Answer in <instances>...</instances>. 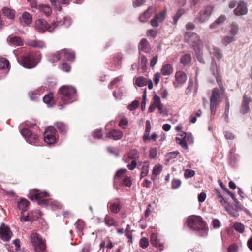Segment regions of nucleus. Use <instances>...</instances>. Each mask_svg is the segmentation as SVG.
<instances>
[{
  "instance_id": "obj_36",
  "label": "nucleus",
  "mask_w": 252,
  "mask_h": 252,
  "mask_svg": "<svg viewBox=\"0 0 252 252\" xmlns=\"http://www.w3.org/2000/svg\"><path fill=\"white\" fill-rule=\"evenodd\" d=\"M39 9V10L41 12H43L46 16H49L52 12L50 7L46 5H40Z\"/></svg>"
},
{
  "instance_id": "obj_27",
  "label": "nucleus",
  "mask_w": 252,
  "mask_h": 252,
  "mask_svg": "<svg viewBox=\"0 0 252 252\" xmlns=\"http://www.w3.org/2000/svg\"><path fill=\"white\" fill-rule=\"evenodd\" d=\"M162 165H161L160 164L155 165L154 167L153 170H152V174L151 176V179L153 181H155L157 178V176L160 173V172L162 171Z\"/></svg>"
},
{
  "instance_id": "obj_39",
  "label": "nucleus",
  "mask_w": 252,
  "mask_h": 252,
  "mask_svg": "<svg viewBox=\"0 0 252 252\" xmlns=\"http://www.w3.org/2000/svg\"><path fill=\"white\" fill-rule=\"evenodd\" d=\"M45 206H50L54 210L60 209L61 207V205L59 202L57 201L52 200L51 199L49 200L48 203H47Z\"/></svg>"
},
{
  "instance_id": "obj_29",
  "label": "nucleus",
  "mask_w": 252,
  "mask_h": 252,
  "mask_svg": "<svg viewBox=\"0 0 252 252\" xmlns=\"http://www.w3.org/2000/svg\"><path fill=\"white\" fill-rule=\"evenodd\" d=\"M43 100L49 107L52 106L54 103L53 94L52 93H50L46 94L44 97H43Z\"/></svg>"
},
{
  "instance_id": "obj_16",
  "label": "nucleus",
  "mask_w": 252,
  "mask_h": 252,
  "mask_svg": "<svg viewBox=\"0 0 252 252\" xmlns=\"http://www.w3.org/2000/svg\"><path fill=\"white\" fill-rule=\"evenodd\" d=\"M32 15L27 12H24L19 18L20 24L23 26H27L32 23Z\"/></svg>"
},
{
  "instance_id": "obj_33",
  "label": "nucleus",
  "mask_w": 252,
  "mask_h": 252,
  "mask_svg": "<svg viewBox=\"0 0 252 252\" xmlns=\"http://www.w3.org/2000/svg\"><path fill=\"white\" fill-rule=\"evenodd\" d=\"M147 79L142 76H140L135 79V84L139 87L145 86L147 85Z\"/></svg>"
},
{
  "instance_id": "obj_7",
  "label": "nucleus",
  "mask_w": 252,
  "mask_h": 252,
  "mask_svg": "<svg viewBox=\"0 0 252 252\" xmlns=\"http://www.w3.org/2000/svg\"><path fill=\"white\" fill-rule=\"evenodd\" d=\"M38 63L36 61V56L32 54H28L22 58L20 64L24 67L31 69L35 67Z\"/></svg>"
},
{
  "instance_id": "obj_48",
  "label": "nucleus",
  "mask_w": 252,
  "mask_h": 252,
  "mask_svg": "<svg viewBox=\"0 0 252 252\" xmlns=\"http://www.w3.org/2000/svg\"><path fill=\"white\" fill-rule=\"evenodd\" d=\"M233 227L236 231L241 233H243L245 230L244 225L239 222L234 223L233 224Z\"/></svg>"
},
{
  "instance_id": "obj_21",
  "label": "nucleus",
  "mask_w": 252,
  "mask_h": 252,
  "mask_svg": "<svg viewBox=\"0 0 252 252\" xmlns=\"http://www.w3.org/2000/svg\"><path fill=\"white\" fill-rule=\"evenodd\" d=\"M122 132L119 130L116 129L111 130L108 132L107 134V137L114 140L120 139L122 137Z\"/></svg>"
},
{
  "instance_id": "obj_19",
  "label": "nucleus",
  "mask_w": 252,
  "mask_h": 252,
  "mask_svg": "<svg viewBox=\"0 0 252 252\" xmlns=\"http://www.w3.org/2000/svg\"><path fill=\"white\" fill-rule=\"evenodd\" d=\"M150 241L153 246L158 249L160 251H161L163 249V245L158 241L157 234L153 233L151 234Z\"/></svg>"
},
{
  "instance_id": "obj_56",
  "label": "nucleus",
  "mask_w": 252,
  "mask_h": 252,
  "mask_svg": "<svg viewBox=\"0 0 252 252\" xmlns=\"http://www.w3.org/2000/svg\"><path fill=\"white\" fill-rule=\"evenodd\" d=\"M63 19H64V21L63 23H62V22L61 21H58L59 22L58 23V25L59 24L64 25L66 27H68V26H69L71 24V18L69 17L66 16V17H64Z\"/></svg>"
},
{
  "instance_id": "obj_6",
  "label": "nucleus",
  "mask_w": 252,
  "mask_h": 252,
  "mask_svg": "<svg viewBox=\"0 0 252 252\" xmlns=\"http://www.w3.org/2000/svg\"><path fill=\"white\" fill-rule=\"evenodd\" d=\"M222 100L220 90L217 88H214L210 97V109L212 114L215 113L217 106L222 101Z\"/></svg>"
},
{
  "instance_id": "obj_59",
  "label": "nucleus",
  "mask_w": 252,
  "mask_h": 252,
  "mask_svg": "<svg viewBox=\"0 0 252 252\" xmlns=\"http://www.w3.org/2000/svg\"><path fill=\"white\" fill-rule=\"evenodd\" d=\"M51 4L58 11H61L62 7L59 0H50Z\"/></svg>"
},
{
  "instance_id": "obj_32",
  "label": "nucleus",
  "mask_w": 252,
  "mask_h": 252,
  "mask_svg": "<svg viewBox=\"0 0 252 252\" xmlns=\"http://www.w3.org/2000/svg\"><path fill=\"white\" fill-rule=\"evenodd\" d=\"M104 222L105 224L109 227L112 226H116V222L115 219L109 215H106L105 216L104 219Z\"/></svg>"
},
{
  "instance_id": "obj_18",
  "label": "nucleus",
  "mask_w": 252,
  "mask_h": 252,
  "mask_svg": "<svg viewBox=\"0 0 252 252\" xmlns=\"http://www.w3.org/2000/svg\"><path fill=\"white\" fill-rule=\"evenodd\" d=\"M251 101L250 97H247L246 95H243L242 104L240 110L241 113L245 114L249 111V103Z\"/></svg>"
},
{
  "instance_id": "obj_53",
  "label": "nucleus",
  "mask_w": 252,
  "mask_h": 252,
  "mask_svg": "<svg viewBox=\"0 0 252 252\" xmlns=\"http://www.w3.org/2000/svg\"><path fill=\"white\" fill-rule=\"evenodd\" d=\"M63 55V52H62V50L57 52L56 53L52 55V57L50 58L51 61L52 62H55L60 60L61 57V56Z\"/></svg>"
},
{
  "instance_id": "obj_51",
  "label": "nucleus",
  "mask_w": 252,
  "mask_h": 252,
  "mask_svg": "<svg viewBox=\"0 0 252 252\" xmlns=\"http://www.w3.org/2000/svg\"><path fill=\"white\" fill-rule=\"evenodd\" d=\"M202 47L199 48L197 49H196L195 52L196 54V57L198 60L202 63H204L205 62L202 57Z\"/></svg>"
},
{
  "instance_id": "obj_61",
  "label": "nucleus",
  "mask_w": 252,
  "mask_h": 252,
  "mask_svg": "<svg viewBox=\"0 0 252 252\" xmlns=\"http://www.w3.org/2000/svg\"><path fill=\"white\" fill-rule=\"evenodd\" d=\"M122 77L119 76L118 77L115 78L109 85L108 88L110 89H111L113 87V86H115L117 85V83L119 82L120 81H122Z\"/></svg>"
},
{
  "instance_id": "obj_44",
  "label": "nucleus",
  "mask_w": 252,
  "mask_h": 252,
  "mask_svg": "<svg viewBox=\"0 0 252 252\" xmlns=\"http://www.w3.org/2000/svg\"><path fill=\"white\" fill-rule=\"evenodd\" d=\"M176 141L182 147V148L186 150H188V147L187 144V142L186 141V140L183 138V137H176Z\"/></svg>"
},
{
  "instance_id": "obj_49",
  "label": "nucleus",
  "mask_w": 252,
  "mask_h": 252,
  "mask_svg": "<svg viewBox=\"0 0 252 252\" xmlns=\"http://www.w3.org/2000/svg\"><path fill=\"white\" fill-rule=\"evenodd\" d=\"M9 62L5 58H0V69H4L9 67Z\"/></svg>"
},
{
  "instance_id": "obj_15",
  "label": "nucleus",
  "mask_w": 252,
  "mask_h": 252,
  "mask_svg": "<svg viewBox=\"0 0 252 252\" xmlns=\"http://www.w3.org/2000/svg\"><path fill=\"white\" fill-rule=\"evenodd\" d=\"M234 12L236 16L246 15L248 12L246 4L244 1H240L238 3L237 6L234 9Z\"/></svg>"
},
{
  "instance_id": "obj_3",
  "label": "nucleus",
  "mask_w": 252,
  "mask_h": 252,
  "mask_svg": "<svg viewBox=\"0 0 252 252\" xmlns=\"http://www.w3.org/2000/svg\"><path fill=\"white\" fill-rule=\"evenodd\" d=\"M188 227L193 230L198 231L205 228V223L199 216L192 215L188 218Z\"/></svg>"
},
{
  "instance_id": "obj_12",
  "label": "nucleus",
  "mask_w": 252,
  "mask_h": 252,
  "mask_svg": "<svg viewBox=\"0 0 252 252\" xmlns=\"http://www.w3.org/2000/svg\"><path fill=\"white\" fill-rule=\"evenodd\" d=\"M12 235L10 228L2 223L0 226V237L5 241H8Z\"/></svg>"
},
{
  "instance_id": "obj_17",
  "label": "nucleus",
  "mask_w": 252,
  "mask_h": 252,
  "mask_svg": "<svg viewBox=\"0 0 252 252\" xmlns=\"http://www.w3.org/2000/svg\"><path fill=\"white\" fill-rule=\"evenodd\" d=\"M156 10V7L152 6L149 7L147 10L139 16V20L141 22H145L151 17L152 14L154 13Z\"/></svg>"
},
{
  "instance_id": "obj_57",
  "label": "nucleus",
  "mask_w": 252,
  "mask_h": 252,
  "mask_svg": "<svg viewBox=\"0 0 252 252\" xmlns=\"http://www.w3.org/2000/svg\"><path fill=\"white\" fill-rule=\"evenodd\" d=\"M194 175L195 171L189 169H186L184 173V177L186 179L192 177Z\"/></svg>"
},
{
  "instance_id": "obj_11",
  "label": "nucleus",
  "mask_w": 252,
  "mask_h": 252,
  "mask_svg": "<svg viewBox=\"0 0 252 252\" xmlns=\"http://www.w3.org/2000/svg\"><path fill=\"white\" fill-rule=\"evenodd\" d=\"M56 130L53 126H49L45 131L44 140L48 144H52L56 141Z\"/></svg>"
},
{
  "instance_id": "obj_30",
  "label": "nucleus",
  "mask_w": 252,
  "mask_h": 252,
  "mask_svg": "<svg viewBox=\"0 0 252 252\" xmlns=\"http://www.w3.org/2000/svg\"><path fill=\"white\" fill-rule=\"evenodd\" d=\"M173 72V68L171 64H166L161 68V73L164 76L170 75Z\"/></svg>"
},
{
  "instance_id": "obj_58",
  "label": "nucleus",
  "mask_w": 252,
  "mask_h": 252,
  "mask_svg": "<svg viewBox=\"0 0 252 252\" xmlns=\"http://www.w3.org/2000/svg\"><path fill=\"white\" fill-rule=\"evenodd\" d=\"M123 184L126 187H130L132 185L130 176H126L123 179Z\"/></svg>"
},
{
  "instance_id": "obj_47",
  "label": "nucleus",
  "mask_w": 252,
  "mask_h": 252,
  "mask_svg": "<svg viewBox=\"0 0 252 252\" xmlns=\"http://www.w3.org/2000/svg\"><path fill=\"white\" fill-rule=\"evenodd\" d=\"M127 170L126 169H120L116 172L115 178H124L126 176H127Z\"/></svg>"
},
{
  "instance_id": "obj_62",
  "label": "nucleus",
  "mask_w": 252,
  "mask_h": 252,
  "mask_svg": "<svg viewBox=\"0 0 252 252\" xmlns=\"http://www.w3.org/2000/svg\"><path fill=\"white\" fill-rule=\"evenodd\" d=\"M160 103H161V102L160 97L157 95H155L153 97V106H154V108H156V107Z\"/></svg>"
},
{
  "instance_id": "obj_26",
  "label": "nucleus",
  "mask_w": 252,
  "mask_h": 252,
  "mask_svg": "<svg viewBox=\"0 0 252 252\" xmlns=\"http://www.w3.org/2000/svg\"><path fill=\"white\" fill-rule=\"evenodd\" d=\"M62 52L63 53L64 59L67 61H72L75 58V53L68 49H64L62 50Z\"/></svg>"
},
{
  "instance_id": "obj_9",
  "label": "nucleus",
  "mask_w": 252,
  "mask_h": 252,
  "mask_svg": "<svg viewBox=\"0 0 252 252\" xmlns=\"http://www.w3.org/2000/svg\"><path fill=\"white\" fill-rule=\"evenodd\" d=\"M213 9V6L210 5L205 7L199 12V15L196 18L195 20L201 23L206 22L209 19Z\"/></svg>"
},
{
  "instance_id": "obj_31",
  "label": "nucleus",
  "mask_w": 252,
  "mask_h": 252,
  "mask_svg": "<svg viewBox=\"0 0 252 252\" xmlns=\"http://www.w3.org/2000/svg\"><path fill=\"white\" fill-rule=\"evenodd\" d=\"M3 14L10 19H13L15 16V11L9 8L4 7L3 10Z\"/></svg>"
},
{
  "instance_id": "obj_13",
  "label": "nucleus",
  "mask_w": 252,
  "mask_h": 252,
  "mask_svg": "<svg viewBox=\"0 0 252 252\" xmlns=\"http://www.w3.org/2000/svg\"><path fill=\"white\" fill-rule=\"evenodd\" d=\"M166 17V10L161 11L159 15H157L154 18L151 19L150 24L153 27H158L159 26V23L164 21Z\"/></svg>"
},
{
  "instance_id": "obj_42",
  "label": "nucleus",
  "mask_w": 252,
  "mask_h": 252,
  "mask_svg": "<svg viewBox=\"0 0 252 252\" xmlns=\"http://www.w3.org/2000/svg\"><path fill=\"white\" fill-rule=\"evenodd\" d=\"M55 126L60 133L65 132L67 129L66 126L63 123L58 122L55 124Z\"/></svg>"
},
{
  "instance_id": "obj_50",
  "label": "nucleus",
  "mask_w": 252,
  "mask_h": 252,
  "mask_svg": "<svg viewBox=\"0 0 252 252\" xmlns=\"http://www.w3.org/2000/svg\"><path fill=\"white\" fill-rule=\"evenodd\" d=\"M213 54L215 56L218 60L221 59L223 57L222 51L220 49L214 47Z\"/></svg>"
},
{
  "instance_id": "obj_8",
  "label": "nucleus",
  "mask_w": 252,
  "mask_h": 252,
  "mask_svg": "<svg viewBox=\"0 0 252 252\" xmlns=\"http://www.w3.org/2000/svg\"><path fill=\"white\" fill-rule=\"evenodd\" d=\"M185 40L194 48V51L199 48L202 47V42L196 33L191 32H187L185 36Z\"/></svg>"
},
{
  "instance_id": "obj_20",
  "label": "nucleus",
  "mask_w": 252,
  "mask_h": 252,
  "mask_svg": "<svg viewBox=\"0 0 252 252\" xmlns=\"http://www.w3.org/2000/svg\"><path fill=\"white\" fill-rule=\"evenodd\" d=\"M38 198V204L41 205L45 206L48 203L49 199H44L43 198L48 196V193L46 191H41L40 190H36Z\"/></svg>"
},
{
  "instance_id": "obj_54",
  "label": "nucleus",
  "mask_w": 252,
  "mask_h": 252,
  "mask_svg": "<svg viewBox=\"0 0 252 252\" xmlns=\"http://www.w3.org/2000/svg\"><path fill=\"white\" fill-rule=\"evenodd\" d=\"M181 185V181L179 179H174L171 182V188L172 189H178Z\"/></svg>"
},
{
  "instance_id": "obj_34",
  "label": "nucleus",
  "mask_w": 252,
  "mask_h": 252,
  "mask_svg": "<svg viewBox=\"0 0 252 252\" xmlns=\"http://www.w3.org/2000/svg\"><path fill=\"white\" fill-rule=\"evenodd\" d=\"M229 33L233 36H235L237 34L239 31L238 25L235 22H232L230 27Z\"/></svg>"
},
{
  "instance_id": "obj_40",
  "label": "nucleus",
  "mask_w": 252,
  "mask_h": 252,
  "mask_svg": "<svg viewBox=\"0 0 252 252\" xmlns=\"http://www.w3.org/2000/svg\"><path fill=\"white\" fill-rule=\"evenodd\" d=\"M124 93H125V89L122 87L119 88L117 91H115L113 93V95L115 98L120 99Z\"/></svg>"
},
{
  "instance_id": "obj_10",
  "label": "nucleus",
  "mask_w": 252,
  "mask_h": 252,
  "mask_svg": "<svg viewBox=\"0 0 252 252\" xmlns=\"http://www.w3.org/2000/svg\"><path fill=\"white\" fill-rule=\"evenodd\" d=\"M21 133L25 137L27 142L32 144H36L38 140V136L34 133H32L29 129L25 128L21 131Z\"/></svg>"
},
{
  "instance_id": "obj_64",
  "label": "nucleus",
  "mask_w": 252,
  "mask_h": 252,
  "mask_svg": "<svg viewBox=\"0 0 252 252\" xmlns=\"http://www.w3.org/2000/svg\"><path fill=\"white\" fill-rule=\"evenodd\" d=\"M224 135L227 140H233L235 138L234 134L229 131H225L224 132Z\"/></svg>"
},
{
  "instance_id": "obj_52",
  "label": "nucleus",
  "mask_w": 252,
  "mask_h": 252,
  "mask_svg": "<svg viewBox=\"0 0 252 252\" xmlns=\"http://www.w3.org/2000/svg\"><path fill=\"white\" fill-rule=\"evenodd\" d=\"M109 208L112 212L117 213L120 210V204L118 203L110 204Z\"/></svg>"
},
{
  "instance_id": "obj_25",
  "label": "nucleus",
  "mask_w": 252,
  "mask_h": 252,
  "mask_svg": "<svg viewBox=\"0 0 252 252\" xmlns=\"http://www.w3.org/2000/svg\"><path fill=\"white\" fill-rule=\"evenodd\" d=\"M8 42L10 45L14 46H21L23 42L20 37L18 36H9L7 38Z\"/></svg>"
},
{
  "instance_id": "obj_63",
  "label": "nucleus",
  "mask_w": 252,
  "mask_h": 252,
  "mask_svg": "<svg viewBox=\"0 0 252 252\" xmlns=\"http://www.w3.org/2000/svg\"><path fill=\"white\" fill-rule=\"evenodd\" d=\"M158 154V150L156 148H151L149 151V157L152 158H154L157 157Z\"/></svg>"
},
{
  "instance_id": "obj_55",
  "label": "nucleus",
  "mask_w": 252,
  "mask_h": 252,
  "mask_svg": "<svg viewBox=\"0 0 252 252\" xmlns=\"http://www.w3.org/2000/svg\"><path fill=\"white\" fill-rule=\"evenodd\" d=\"M139 245L143 249L147 248L149 246V241L148 239L146 237H142L140 240Z\"/></svg>"
},
{
  "instance_id": "obj_2",
  "label": "nucleus",
  "mask_w": 252,
  "mask_h": 252,
  "mask_svg": "<svg viewBox=\"0 0 252 252\" xmlns=\"http://www.w3.org/2000/svg\"><path fill=\"white\" fill-rule=\"evenodd\" d=\"M59 22L58 21L54 22L51 25H49L46 21L43 19H38L35 21V29L39 32L44 33L48 31L50 33L54 32V29L58 26Z\"/></svg>"
},
{
  "instance_id": "obj_37",
  "label": "nucleus",
  "mask_w": 252,
  "mask_h": 252,
  "mask_svg": "<svg viewBox=\"0 0 252 252\" xmlns=\"http://www.w3.org/2000/svg\"><path fill=\"white\" fill-rule=\"evenodd\" d=\"M76 227L79 232V235H83V230L85 227V223L82 220H78L77 222L75 224Z\"/></svg>"
},
{
  "instance_id": "obj_24",
  "label": "nucleus",
  "mask_w": 252,
  "mask_h": 252,
  "mask_svg": "<svg viewBox=\"0 0 252 252\" xmlns=\"http://www.w3.org/2000/svg\"><path fill=\"white\" fill-rule=\"evenodd\" d=\"M139 48L140 51H142L146 53H148L151 50V48L149 43L146 39H142L139 44Z\"/></svg>"
},
{
  "instance_id": "obj_43",
  "label": "nucleus",
  "mask_w": 252,
  "mask_h": 252,
  "mask_svg": "<svg viewBox=\"0 0 252 252\" xmlns=\"http://www.w3.org/2000/svg\"><path fill=\"white\" fill-rule=\"evenodd\" d=\"M191 58L190 54H185L181 57L180 59V63L183 65H187L190 62Z\"/></svg>"
},
{
  "instance_id": "obj_5",
  "label": "nucleus",
  "mask_w": 252,
  "mask_h": 252,
  "mask_svg": "<svg viewBox=\"0 0 252 252\" xmlns=\"http://www.w3.org/2000/svg\"><path fill=\"white\" fill-rule=\"evenodd\" d=\"M139 158V152L136 149H131L126 155L124 157L123 159L126 163H129L132 160L131 164L127 165L129 170H132L137 166L136 160Z\"/></svg>"
},
{
  "instance_id": "obj_46",
  "label": "nucleus",
  "mask_w": 252,
  "mask_h": 252,
  "mask_svg": "<svg viewBox=\"0 0 252 252\" xmlns=\"http://www.w3.org/2000/svg\"><path fill=\"white\" fill-rule=\"evenodd\" d=\"M181 137H183L186 140V141L189 144L193 143V138L191 133H183L181 135Z\"/></svg>"
},
{
  "instance_id": "obj_4",
  "label": "nucleus",
  "mask_w": 252,
  "mask_h": 252,
  "mask_svg": "<svg viewBox=\"0 0 252 252\" xmlns=\"http://www.w3.org/2000/svg\"><path fill=\"white\" fill-rule=\"evenodd\" d=\"M31 240L32 246L36 252H44L46 250L45 240L37 233L31 234Z\"/></svg>"
},
{
  "instance_id": "obj_41",
  "label": "nucleus",
  "mask_w": 252,
  "mask_h": 252,
  "mask_svg": "<svg viewBox=\"0 0 252 252\" xmlns=\"http://www.w3.org/2000/svg\"><path fill=\"white\" fill-rule=\"evenodd\" d=\"M236 40V38L235 36H225L222 38V43L225 46L235 41Z\"/></svg>"
},
{
  "instance_id": "obj_14",
  "label": "nucleus",
  "mask_w": 252,
  "mask_h": 252,
  "mask_svg": "<svg viewBox=\"0 0 252 252\" xmlns=\"http://www.w3.org/2000/svg\"><path fill=\"white\" fill-rule=\"evenodd\" d=\"M187 76L185 72L182 71H177L175 74V81L174 83L175 87H178V85H183L187 81Z\"/></svg>"
},
{
  "instance_id": "obj_28",
  "label": "nucleus",
  "mask_w": 252,
  "mask_h": 252,
  "mask_svg": "<svg viewBox=\"0 0 252 252\" xmlns=\"http://www.w3.org/2000/svg\"><path fill=\"white\" fill-rule=\"evenodd\" d=\"M151 129V126L150 124V122L149 120H146V128L143 137V139L144 141H146L147 140H150V138L149 137V133Z\"/></svg>"
},
{
  "instance_id": "obj_60",
  "label": "nucleus",
  "mask_w": 252,
  "mask_h": 252,
  "mask_svg": "<svg viewBox=\"0 0 252 252\" xmlns=\"http://www.w3.org/2000/svg\"><path fill=\"white\" fill-rule=\"evenodd\" d=\"M128 125V120L126 118H122L119 122V126L123 129H126Z\"/></svg>"
},
{
  "instance_id": "obj_35",
  "label": "nucleus",
  "mask_w": 252,
  "mask_h": 252,
  "mask_svg": "<svg viewBox=\"0 0 252 252\" xmlns=\"http://www.w3.org/2000/svg\"><path fill=\"white\" fill-rule=\"evenodd\" d=\"M149 163L148 161H145L143 163L141 168V178L146 176L149 173Z\"/></svg>"
},
{
  "instance_id": "obj_38",
  "label": "nucleus",
  "mask_w": 252,
  "mask_h": 252,
  "mask_svg": "<svg viewBox=\"0 0 252 252\" xmlns=\"http://www.w3.org/2000/svg\"><path fill=\"white\" fill-rule=\"evenodd\" d=\"M226 20V16L223 15H221L215 21L214 23L212 24L210 27V28H215L216 26L218 24H221L224 22Z\"/></svg>"
},
{
  "instance_id": "obj_45",
  "label": "nucleus",
  "mask_w": 252,
  "mask_h": 252,
  "mask_svg": "<svg viewBox=\"0 0 252 252\" xmlns=\"http://www.w3.org/2000/svg\"><path fill=\"white\" fill-rule=\"evenodd\" d=\"M185 10L183 8L179 9L173 17V21L175 24H176L179 19L184 14Z\"/></svg>"
},
{
  "instance_id": "obj_22",
  "label": "nucleus",
  "mask_w": 252,
  "mask_h": 252,
  "mask_svg": "<svg viewBox=\"0 0 252 252\" xmlns=\"http://www.w3.org/2000/svg\"><path fill=\"white\" fill-rule=\"evenodd\" d=\"M28 45L35 48H43L46 47V44L42 40H30L28 41Z\"/></svg>"
},
{
  "instance_id": "obj_23",
  "label": "nucleus",
  "mask_w": 252,
  "mask_h": 252,
  "mask_svg": "<svg viewBox=\"0 0 252 252\" xmlns=\"http://www.w3.org/2000/svg\"><path fill=\"white\" fill-rule=\"evenodd\" d=\"M29 201L25 198H21L18 202V208L22 211L21 214L28 210L29 206Z\"/></svg>"
},
{
  "instance_id": "obj_1",
  "label": "nucleus",
  "mask_w": 252,
  "mask_h": 252,
  "mask_svg": "<svg viewBox=\"0 0 252 252\" xmlns=\"http://www.w3.org/2000/svg\"><path fill=\"white\" fill-rule=\"evenodd\" d=\"M76 89L69 86H64L59 90L60 96L62 100L65 104L71 103L76 96Z\"/></svg>"
}]
</instances>
